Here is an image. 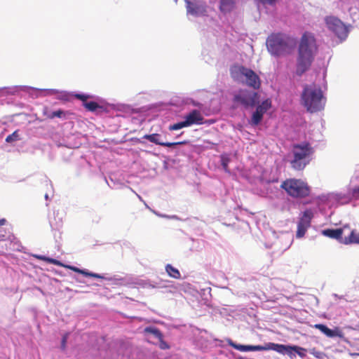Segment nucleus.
Instances as JSON below:
<instances>
[{"label": "nucleus", "instance_id": "obj_1", "mask_svg": "<svg viewBox=\"0 0 359 359\" xmlns=\"http://www.w3.org/2000/svg\"><path fill=\"white\" fill-rule=\"evenodd\" d=\"M317 51L316 39L313 34L305 32L302 36L298 48L296 74L302 76L307 72L315 57Z\"/></svg>", "mask_w": 359, "mask_h": 359}, {"label": "nucleus", "instance_id": "obj_2", "mask_svg": "<svg viewBox=\"0 0 359 359\" xmlns=\"http://www.w3.org/2000/svg\"><path fill=\"white\" fill-rule=\"evenodd\" d=\"M314 152V148L308 142L292 144L291 168L297 171L303 170L312 161Z\"/></svg>", "mask_w": 359, "mask_h": 359}, {"label": "nucleus", "instance_id": "obj_3", "mask_svg": "<svg viewBox=\"0 0 359 359\" xmlns=\"http://www.w3.org/2000/svg\"><path fill=\"white\" fill-rule=\"evenodd\" d=\"M301 101L308 111L314 113L324 109L325 98L323 97L321 88L313 83L304 86Z\"/></svg>", "mask_w": 359, "mask_h": 359}, {"label": "nucleus", "instance_id": "obj_4", "mask_svg": "<svg viewBox=\"0 0 359 359\" xmlns=\"http://www.w3.org/2000/svg\"><path fill=\"white\" fill-rule=\"evenodd\" d=\"M287 194L297 198H303L310 194V187L302 180L290 178L283 181L280 185Z\"/></svg>", "mask_w": 359, "mask_h": 359}, {"label": "nucleus", "instance_id": "obj_5", "mask_svg": "<svg viewBox=\"0 0 359 359\" xmlns=\"http://www.w3.org/2000/svg\"><path fill=\"white\" fill-rule=\"evenodd\" d=\"M230 74L235 80H241L245 78L246 84L254 89H258L260 87V79L251 69L242 65H233L230 69Z\"/></svg>", "mask_w": 359, "mask_h": 359}, {"label": "nucleus", "instance_id": "obj_6", "mask_svg": "<svg viewBox=\"0 0 359 359\" xmlns=\"http://www.w3.org/2000/svg\"><path fill=\"white\" fill-rule=\"evenodd\" d=\"M269 52L275 56L290 53L287 39L281 34H272L266 39Z\"/></svg>", "mask_w": 359, "mask_h": 359}, {"label": "nucleus", "instance_id": "obj_7", "mask_svg": "<svg viewBox=\"0 0 359 359\" xmlns=\"http://www.w3.org/2000/svg\"><path fill=\"white\" fill-rule=\"evenodd\" d=\"M325 22L329 30L332 32L338 38L345 39L348 36V29L343 22L334 16H327Z\"/></svg>", "mask_w": 359, "mask_h": 359}, {"label": "nucleus", "instance_id": "obj_8", "mask_svg": "<svg viewBox=\"0 0 359 359\" xmlns=\"http://www.w3.org/2000/svg\"><path fill=\"white\" fill-rule=\"evenodd\" d=\"M235 102H238L245 108L254 107L258 102V95L256 92L241 90L233 97Z\"/></svg>", "mask_w": 359, "mask_h": 359}, {"label": "nucleus", "instance_id": "obj_9", "mask_svg": "<svg viewBox=\"0 0 359 359\" xmlns=\"http://www.w3.org/2000/svg\"><path fill=\"white\" fill-rule=\"evenodd\" d=\"M143 138L149 140V142L154 143L157 145H161L166 147H173L177 145H182L187 143L186 141L176 142H167L161 141V135L158 133H153L149 135H144Z\"/></svg>", "mask_w": 359, "mask_h": 359}, {"label": "nucleus", "instance_id": "obj_10", "mask_svg": "<svg viewBox=\"0 0 359 359\" xmlns=\"http://www.w3.org/2000/svg\"><path fill=\"white\" fill-rule=\"evenodd\" d=\"M204 117L200 111L194 109L184 116V121L189 127L193 125H201L203 123Z\"/></svg>", "mask_w": 359, "mask_h": 359}, {"label": "nucleus", "instance_id": "obj_11", "mask_svg": "<svg viewBox=\"0 0 359 359\" xmlns=\"http://www.w3.org/2000/svg\"><path fill=\"white\" fill-rule=\"evenodd\" d=\"M313 327L319 330L321 332H323L328 337L332 338L338 337L339 338H344V337L343 332L337 327H336L334 330L330 329L325 325L323 324H316Z\"/></svg>", "mask_w": 359, "mask_h": 359}, {"label": "nucleus", "instance_id": "obj_12", "mask_svg": "<svg viewBox=\"0 0 359 359\" xmlns=\"http://www.w3.org/2000/svg\"><path fill=\"white\" fill-rule=\"evenodd\" d=\"M290 346H285L283 344H278L274 343H268L265 346H263V351L273 350L280 353H284L287 351L291 358L294 356V354L290 351Z\"/></svg>", "mask_w": 359, "mask_h": 359}, {"label": "nucleus", "instance_id": "obj_13", "mask_svg": "<svg viewBox=\"0 0 359 359\" xmlns=\"http://www.w3.org/2000/svg\"><path fill=\"white\" fill-rule=\"evenodd\" d=\"M184 1L187 4V13L191 15H197L205 11V7L202 5H198L191 0H184Z\"/></svg>", "mask_w": 359, "mask_h": 359}, {"label": "nucleus", "instance_id": "obj_14", "mask_svg": "<svg viewBox=\"0 0 359 359\" xmlns=\"http://www.w3.org/2000/svg\"><path fill=\"white\" fill-rule=\"evenodd\" d=\"M229 346L233 347V348L238 350L240 351H263V346L257 345H242L238 344L232 341H230L229 343Z\"/></svg>", "mask_w": 359, "mask_h": 359}, {"label": "nucleus", "instance_id": "obj_15", "mask_svg": "<svg viewBox=\"0 0 359 359\" xmlns=\"http://www.w3.org/2000/svg\"><path fill=\"white\" fill-rule=\"evenodd\" d=\"M323 234L331 238L339 240L341 243L344 240L342 237L343 230L341 229H327L323 231Z\"/></svg>", "mask_w": 359, "mask_h": 359}, {"label": "nucleus", "instance_id": "obj_16", "mask_svg": "<svg viewBox=\"0 0 359 359\" xmlns=\"http://www.w3.org/2000/svg\"><path fill=\"white\" fill-rule=\"evenodd\" d=\"M313 212L311 210H306L304 212L302 217L299 219V225L309 228L311 225Z\"/></svg>", "mask_w": 359, "mask_h": 359}, {"label": "nucleus", "instance_id": "obj_17", "mask_svg": "<svg viewBox=\"0 0 359 359\" xmlns=\"http://www.w3.org/2000/svg\"><path fill=\"white\" fill-rule=\"evenodd\" d=\"M84 107L89 111H98L102 113L105 111V108L103 106L100 105L98 103L94 101L83 102Z\"/></svg>", "mask_w": 359, "mask_h": 359}, {"label": "nucleus", "instance_id": "obj_18", "mask_svg": "<svg viewBox=\"0 0 359 359\" xmlns=\"http://www.w3.org/2000/svg\"><path fill=\"white\" fill-rule=\"evenodd\" d=\"M236 3V0H220L219 9L222 12H230L235 8Z\"/></svg>", "mask_w": 359, "mask_h": 359}, {"label": "nucleus", "instance_id": "obj_19", "mask_svg": "<svg viewBox=\"0 0 359 359\" xmlns=\"http://www.w3.org/2000/svg\"><path fill=\"white\" fill-rule=\"evenodd\" d=\"M342 243L345 245L359 244V233L355 230H352L348 236L344 238Z\"/></svg>", "mask_w": 359, "mask_h": 359}, {"label": "nucleus", "instance_id": "obj_20", "mask_svg": "<svg viewBox=\"0 0 359 359\" xmlns=\"http://www.w3.org/2000/svg\"><path fill=\"white\" fill-rule=\"evenodd\" d=\"M165 271L168 273V276L175 278V279H180L181 278V274L179 270L175 267H173L171 264H167L165 266Z\"/></svg>", "mask_w": 359, "mask_h": 359}, {"label": "nucleus", "instance_id": "obj_21", "mask_svg": "<svg viewBox=\"0 0 359 359\" xmlns=\"http://www.w3.org/2000/svg\"><path fill=\"white\" fill-rule=\"evenodd\" d=\"M144 334H151L154 335L156 339H161L163 333L161 331L155 327H146L144 329Z\"/></svg>", "mask_w": 359, "mask_h": 359}, {"label": "nucleus", "instance_id": "obj_22", "mask_svg": "<svg viewBox=\"0 0 359 359\" xmlns=\"http://www.w3.org/2000/svg\"><path fill=\"white\" fill-rule=\"evenodd\" d=\"M263 116L260 114L257 111H255L251 118V124L253 126H257L262 120Z\"/></svg>", "mask_w": 359, "mask_h": 359}, {"label": "nucleus", "instance_id": "obj_23", "mask_svg": "<svg viewBox=\"0 0 359 359\" xmlns=\"http://www.w3.org/2000/svg\"><path fill=\"white\" fill-rule=\"evenodd\" d=\"M289 348L290 351H294L301 358L306 356V349L297 346H289Z\"/></svg>", "mask_w": 359, "mask_h": 359}, {"label": "nucleus", "instance_id": "obj_24", "mask_svg": "<svg viewBox=\"0 0 359 359\" xmlns=\"http://www.w3.org/2000/svg\"><path fill=\"white\" fill-rule=\"evenodd\" d=\"M187 126L184 120L183 121H180V122L174 123L172 125H170L169 126L168 129H169V130L172 131V130H177L182 129L183 128H187Z\"/></svg>", "mask_w": 359, "mask_h": 359}, {"label": "nucleus", "instance_id": "obj_25", "mask_svg": "<svg viewBox=\"0 0 359 359\" xmlns=\"http://www.w3.org/2000/svg\"><path fill=\"white\" fill-rule=\"evenodd\" d=\"M19 140L18 130L14 131L12 134L7 136L6 138V142H13Z\"/></svg>", "mask_w": 359, "mask_h": 359}, {"label": "nucleus", "instance_id": "obj_26", "mask_svg": "<svg viewBox=\"0 0 359 359\" xmlns=\"http://www.w3.org/2000/svg\"><path fill=\"white\" fill-rule=\"evenodd\" d=\"M307 229L308 228L306 226H303L297 224V231L296 236L297 238H302L305 235V233H306Z\"/></svg>", "mask_w": 359, "mask_h": 359}, {"label": "nucleus", "instance_id": "obj_27", "mask_svg": "<svg viewBox=\"0 0 359 359\" xmlns=\"http://www.w3.org/2000/svg\"><path fill=\"white\" fill-rule=\"evenodd\" d=\"M64 114H65L64 111H62V109H58L57 111L52 112L50 114H49L48 116V118H49L50 119H53L55 117L61 118V117H62V116Z\"/></svg>", "mask_w": 359, "mask_h": 359}, {"label": "nucleus", "instance_id": "obj_28", "mask_svg": "<svg viewBox=\"0 0 359 359\" xmlns=\"http://www.w3.org/2000/svg\"><path fill=\"white\" fill-rule=\"evenodd\" d=\"M158 339L159 341V347L161 349L165 350L170 348L169 344L163 339V334L162 335L161 339Z\"/></svg>", "mask_w": 359, "mask_h": 359}, {"label": "nucleus", "instance_id": "obj_29", "mask_svg": "<svg viewBox=\"0 0 359 359\" xmlns=\"http://www.w3.org/2000/svg\"><path fill=\"white\" fill-rule=\"evenodd\" d=\"M37 258L41 259V260L46 261V262H48V263H50V264H60V262L58 261H57L56 259H52V258H48V257H43V256H38Z\"/></svg>", "mask_w": 359, "mask_h": 359}, {"label": "nucleus", "instance_id": "obj_30", "mask_svg": "<svg viewBox=\"0 0 359 359\" xmlns=\"http://www.w3.org/2000/svg\"><path fill=\"white\" fill-rule=\"evenodd\" d=\"M229 159L227 157L222 156V165L226 172H229L228 164Z\"/></svg>", "mask_w": 359, "mask_h": 359}, {"label": "nucleus", "instance_id": "obj_31", "mask_svg": "<svg viewBox=\"0 0 359 359\" xmlns=\"http://www.w3.org/2000/svg\"><path fill=\"white\" fill-rule=\"evenodd\" d=\"M259 106H261L264 110L267 111L271 107V102L269 100H266L263 101Z\"/></svg>", "mask_w": 359, "mask_h": 359}, {"label": "nucleus", "instance_id": "obj_32", "mask_svg": "<svg viewBox=\"0 0 359 359\" xmlns=\"http://www.w3.org/2000/svg\"><path fill=\"white\" fill-rule=\"evenodd\" d=\"M351 196L355 199H359V187H355L352 189Z\"/></svg>", "mask_w": 359, "mask_h": 359}, {"label": "nucleus", "instance_id": "obj_33", "mask_svg": "<svg viewBox=\"0 0 359 359\" xmlns=\"http://www.w3.org/2000/svg\"><path fill=\"white\" fill-rule=\"evenodd\" d=\"M83 275L86 276L94 277V278H103L100 274L94 273H90V272H87V271H85Z\"/></svg>", "mask_w": 359, "mask_h": 359}, {"label": "nucleus", "instance_id": "obj_34", "mask_svg": "<svg viewBox=\"0 0 359 359\" xmlns=\"http://www.w3.org/2000/svg\"><path fill=\"white\" fill-rule=\"evenodd\" d=\"M75 97H76L77 99H79V100H80L83 101V102H86V100L89 97V96H88V95H83V94H76V95H75Z\"/></svg>", "mask_w": 359, "mask_h": 359}, {"label": "nucleus", "instance_id": "obj_35", "mask_svg": "<svg viewBox=\"0 0 359 359\" xmlns=\"http://www.w3.org/2000/svg\"><path fill=\"white\" fill-rule=\"evenodd\" d=\"M262 4H267L269 5H273L276 0H259Z\"/></svg>", "mask_w": 359, "mask_h": 359}, {"label": "nucleus", "instance_id": "obj_36", "mask_svg": "<svg viewBox=\"0 0 359 359\" xmlns=\"http://www.w3.org/2000/svg\"><path fill=\"white\" fill-rule=\"evenodd\" d=\"M256 111H257L262 116L266 111L264 110V109L261 106H259V105L257 106V107L256 109Z\"/></svg>", "mask_w": 359, "mask_h": 359}, {"label": "nucleus", "instance_id": "obj_37", "mask_svg": "<svg viewBox=\"0 0 359 359\" xmlns=\"http://www.w3.org/2000/svg\"><path fill=\"white\" fill-rule=\"evenodd\" d=\"M66 342H67V336H64L62 339V348L65 349L66 346Z\"/></svg>", "mask_w": 359, "mask_h": 359}, {"label": "nucleus", "instance_id": "obj_38", "mask_svg": "<svg viewBox=\"0 0 359 359\" xmlns=\"http://www.w3.org/2000/svg\"><path fill=\"white\" fill-rule=\"evenodd\" d=\"M71 269H72L73 271H76V272H79V273H82V274H84V273H85V271L81 270V269H78V268H76V267H75V266L71 267Z\"/></svg>", "mask_w": 359, "mask_h": 359}, {"label": "nucleus", "instance_id": "obj_39", "mask_svg": "<svg viewBox=\"0 0 359 359\" xmlns=\"http://www.w3.org/2000/svg\"><path fill=\"white\" fill-rule=\"evenodd\" d=\"M5 223H6V219H0V226L4 225Z\"/></svg>", "mask_w": 359, "mask_h": 359}, {"label": "nucleus", "instance_id": "obj_40", "mask_svg": "<svg viewBox=\"0 0 359 359\" xmlns=\"http://www.w3.org/2000/svg\"><path fill=\"white\" fill-rule=\"evenodd\" d=\"M353 355H359V353H353L352 354Z\"/></svg>", "mask_w": 359, "mask_h": 359}]
</instances>
